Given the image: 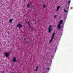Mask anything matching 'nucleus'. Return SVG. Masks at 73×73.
<instances>
[{"label":"nucleus","instance_id":"obj_1","mask_svg":"<svg viewBox=\"0 0 73 73\" xmlns=\"http://www.w3.org/2000/svg\"><path fill=\"white\" fill-rule=\"evenodd\" d=\"M63 22V21L62 20H60V23H59L58 26V28L60 29V28H61V25L62 23Z\"/></svg>","mask_w":73,"mask_h":73},{"label":"nucleus","instance_id":"obj_2","mask_svg":"<svg viewBox=\"0 0 73 73\" xmlns=\"http://www.w3.org/2000/svg\"><path fill=\"white\" fill-rule=\"evenodd\" d=\"M52 25H50L49 26L48 28V32H50L53 30V28H52Z\"/></svg>","mask_w":73,"mask_h":73},{"label":"nucleus","instance_id":"obj_3","mask_svg":"<svg viewBox=\"0 0 73 73\" xmlns=\"http://www.w3.org/2000/svg\"><path fill=\"white\" fill-rule=\"evenodd\" d=\"M69 8L68 7H66V8H65V9H63L64 11V12L65 13H68V9Z\"/></svg>","mask_w":73,"mask_h":73},{"label":"nucleus","instance_id":"obj_4","mask_svg":"<svg viewBox=\"0 0 73 73\" xmlns=\"http://www.w3.org/2000/svg\"><path fill=\"white\" fill-rule=\"evenodd\" d=\"M55 35V33H53V34L52 36L51 39L50 40L49 42H52V40H53V38H54V36Z\"/></svg>","mask_w":73,"mask_h":73},{"label":"nucleus","instance_id":"obj_5","mask_svg":"<svg viewBox=\"0 0 73 73\" xmlns=\"http://www.w3.org/2000/svg\"><path fill=\"white\" fill-rule=\"evenodd\" d=\"M17 28H21L23 27V26L21 24H19L17 25Z\"/></svg>","mask_w":73,"mask_h":73},{"label":"nucleus","instance_id":"obj_6","mask_svg":"<svg viewBox=\"0 0 73 73\" xmlns=\"http://www.w3.org/2000/svg\"><path fill=\"white\" fill-rule=\"evenodd\" d=\"M5 55L6 57H8L9 56V52H6L5 54Z\"/></svg>","mask_w":73,"mask_h":73},{"label":"nucleus","instance_id":"obj_7","mask_svg":"<svg viewBox=\"0 0 73 73\" xmlns=\"http://www.w3.org/2000/svg\"><path fill=\"white\" fill-rule=\"evenodd\" d=\"M12 60L14 62H17V60H16V58H14L12 59Z\"/></svg>","mask_w":73,"mask_h":73},{"label":"nucleus","instance_id":"obj_8","mask_svg":"<svg viewBox=\"0 0 73 73\" xmlns=\"http://www.w3.org/2000/svg\"><path fill=\"white\" fill-rule=\"evenodd\" d=\"M60 6H58L57 7L56 9V11L57 12L59 10V9H60Z\"/></svg>","mask_w":73,"mask_h":73},{"label":"nucleus","instance_id":"obj_9","mask_svg":"<svg viewBox=\"0 0 73 73\" xmlns=\"http://www.w3.org/2000/svg\"><path fill=\"white\" fill-rule=\"evenodd\" d=\"M38 69V66H36V68L35 69V72H37V70Z\"/></svg>","mask_w":73,"mask_h":73},{"label":"nucleus","instance_id":"obj_10","mask_svg":"<svg viewBox=\"0 0 73 73\" xmlns=\"http://www.w3.org/2000/svg\"><path fill=\"white\" fill-rule=\"evenodd\" d=\"M57 15H55L54 16V19H56V18H57Z\"/></svg>","mask_w":73,"mask_h":73},{"label":"nucleus","instance_id":"obj_11","mask_svg":"<svg viewBox=\"0 0 73 73\" xmlns=\"http://www.w3.org/2000/svg\"><path fill=\"white\" fill-rule=\"evenodd\" d=\"M13 21V20H12V19H10V22L12 23V22Z\"/></svg>","mask_w":73,"mask_h":73},{"label":"nucleus","instance_id":"obj_12","mask_svg":"<svg viewBox=\"0 0 73 73\" xmlns=\"http://www.w3.org/2000/svg\"><path fill=\"white\" fill-rule=\"evenodd\" d=\"M43 8H46V6H45V5L43 4Z\"/></svg>","mask_w":73,"mask_h":73},{"label":"nucleus","instance_id":"obj_13","mask_svg":"<svg viewBox=\"0 0 73 73\" xmlns=\"http://www.w3.org/2000/svg\"><path fill=\"white\" fill-rule=\"evenodd\" d=\"M29 7H30V5L29 4H28L27 6V7H28V8H29Z\"/></svg>","mask_w":73,"mask_h":73},{"label":"nucleus","instance_id":"obj_14","mask_svg":"<svg viewBox=\"0 0 73 73\" xmlns=\"http://www.w3.org/2000/svg\"><path fill=\"white\" fill-rule=\"evenodd\" d=\"M27 23L28 24V25H29V21H28V22H27Z\"/></svg>","mask_w":73,"mask_h":73},{"label":"nucleus","instance_id":"obj_15","mask_svg":"<svg viewBox=\"0 0 73 73\" xmlns=\"http://www.w3.org/2000/svg\"><path fill=\"white\" fill-rule=\"evenodd\" d=\"M70 0H69V1H68V3H70Z\"/></svg>","mask_w":73,"mask_h":73},{"label":"nucleus","instance_id":"obj_16","mask_svg":"<svg viewBox=\"0 0 73 73\" xmlns=\"http://www.w3.org/2000/svg\"><path fill=\"white\" fill-rule=\"evenodd\" d=\"M48 70H49V68H48Z\"/></svg>","mask_w":73,"mask_h":73},{"label":"nucleus","instance_id":"obj_17","mask_svg":"<svg viewBox=\"0 0 73 73\" xmlns=\"http://www.w3.org/2000/svg\"><path fill=\"white\" fill-rule=\"evenodd\" d=\"M26 38H25V40H26Z\"/></svg>","mask_w":73,"mask_h":73},{"label":"nucleus","instance_id":"obj_18","mask_svg":"<svg viewBox=\"0 0 73 73\" xmlns=\"http://www.w3.org/2000/svg\"><path fill=\"white\" fill-rule=\"evenodd\" d=\"M12 73H13V72H12Z\"/></svg>","mask_w":73,"mask_h":73}]
</instances>
